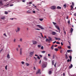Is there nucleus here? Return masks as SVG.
Listing matches in <instances>:
<instances>
[{"instance_id": "nucleus-1", "label": "nucleus", "mask_w": 76, "mask_h": 76, "mask_svg": "<svg viewBox=\"0 0 76 76\" xmlns=\"http://www.w3.org/2000/svg\"><path fill=\"white\" fill-rule=\"evenodd\" d=\"M47 63L45 62H44L43 64L42 65V67L43 68H45V67H47Z\"/></svg>"}, {"instance_id": "nucleus-2", "label": "nucleus", "mask_w": 76, "mask_h": 76, "mask_svg": "<svg viewBox=\"0 0 76 76\" xmlns=\"http://www.w3.org/2000/svg\"><path fill=\"white\" fill-rule=\"evenodd\" d=\"M20 28L19 27H18L17 28V29H15V31L16 32H19L20 31Z\"/></svg>"}, {"instance_id": "nucleus-3", "label": "nucleus", "mask_w": 76, "mask_h": 76, "mask_svg": "<svg viewBox=\"0 0 76 76\" xmlns=\"http://www.w3.org/2000/svg\"><path fill=\"white\" fill-rule=\"evenodd\" d=\"M68 42L69 43V46H68L67 47V48L68 49H71V47L70 46H71V44H70V41H68Z\"/></svg>"}, {"instance_id": "nucleus-4", "label": "nucleus", "mask_w": 76, "mask_h": 76, "mask_svg": "<svg viewBox=\"0 0 76 76\" xmlns=\"http://www.w3.org/2000/svg\"><path fill=\"white\" fill-rule=\"evenodd\" d=\"M26 12L27 13H28V14H31V13H32V10L30 9L27 11Z\"/></svg>"}, {"instance_id": "nucleus-5", "label": "nucleus", "mask_w": 76, "mask_h": 76, "mask_svg": "<svg viewBox=\"0 0 76 76\" xmlns=\"http://www.w3.org/2000/svg\"><path fill=\"white\" fill-rule=\"evenodd\" d=\"M37 26H38V27H39V28H40V29H44V28L43 27L41 26L40 25H37Z\"/></svg>"}, {"instance_id": "nucleus-6", "label": "nucleus", "mask_w": 76, "mask_h": 76, "mask_svg": "<svg viewBox=\"0 0 76 76\" xmlns=\"http://www.w3.org/2000/svg\"><path fill=\"white\" fill-rule=\"evenodd\" d=\"M32 43L33 45H36V44L37 43V42L35 40H34L32 41Z\"/></svg>"}, {"instance_id": "nucleus-7", "label": "nucleus", "mask_w": 76, "mask_h": 76, "mask_svg": "<svg viewBox=\"0 0 76 76\" xmlns=\"http://www.w3.org/2000/svg\"><path fill=\"white\" fill-rule=\"evenodd\" d=\"M51 9H52V10H54V9H56V6H53L51 7Z\"/></svg>"}, {"instance_id": "nucleus-8", "label": "nucleus", "mask_w": 76, "mask_h": 76, "mask_svg": "<svg viewBox=\"0 0 76 76\" xmlns=\"http://www.w3.org/2000/svg\"><path fill=\"white\" fill-rule=\"evenodd\" d=\"M41 74V72H40V69H39V70L37 71V72H36V74L37 75V74Z\"/></svg>"}, {"instance_id": "nucleus-9", "label": "nucleus", "mask_w": 76, "mask_h": 76, "mask_svg": "<svg viewBox=\"0 0 76 76\" xmlns=\"http://www.w3.org/2000/svg\"><path fill=\"white\" fill-rule=\"evenodd\" d=\"M34 52H30V57H31L32 56V55H33V54H34Z\"/></svg>"}, {"instance_id": "nucleus-10", "label": "nucleus", "mask_w": 76, "mask_h": 76, "mask_svg": "<svg viewBox=\"0 0 76 76\" xmlns=\"http://www.w3.org/2000/svg\"><path fill=\"white\" fill-rule=\"evenodd\" d=\"M55 26L56 28H57V29L58 30H59V31H60V28H59V27L58 26H57V25H55Z\"/></svg>"}, {"instance_id": "nucleus-11", "label": "nucleus", "mask_w": 76, "mask_h": 76, "mask_svg": "<svg viewBox=\"0 0 76 76\" xmlns=\"http://www.w3.org/2000/svg\"><path fill=\"white\" fill-rule=\"evenodd\" d=\"M54 38L56 39V40H58V41H60V38H57L56 37H55Z\"/></svg>"}, {"instance_id": "nucleus-12", "label": "nucleus", "mask_w": 76, "mask_h": 76, "mask_svg": "<svg viewBox=\"0 0 76 76\" xmlns=\"http://www.w3.org/2000/svg\"><path fill=\"white\" fill-rule=\"evenodd\" d=\"M52 34L53 35H55L56 34V33L54 31H53L52 32Z\"/></svg>"}, {"instance_id": "nucleus-13", "label": "nucleus", "mask_w": 76, "mask_h": 76, "mask_svg": "<svg viewBox=\"0 0 76 76\" xmlns=\"http://www.w3.org/2000/svg\"><path fill=\"white\" fill-rule=\"evenodd\" d=\"M69 57L70 58V62H71V61H72V57L71 56H69Z\"/></svg>"}, {"instance_id": "nucleus-14", "label": "nucleus", "mask_w": 76, "mask_h": 76, "mask_svg": "<svg viewBox=\"0 0 76 76\" xmlns=\"http://www.w3.org/2000/svg\"><path fill=\"white\" fill-rule=\"evenodd\" d=\"M22 49L20 48V55H22Z\"/></svg>"}, {"instance_id": "nucleus-15", "label": "nucleus", "mask_w": 76, "mask_h": 76, "mask_svg": "<svg viewBox=\"0 0 76 76\" xmlns=\"http://www.w3.org/2000/svg\"><path fill=\"white\" fill-rule=\"evenodd\" d=\"M73 31V29L72 28H71L70 29L71 33H72Z\"/></svg>"}, {"instance_id": "nucleus-16", "label": "nucleus", "mask_w": 76, "mask_h": 76, "mask_svg": "<svg viewBox=\"0 0 76 76\" xmlns=\"http://www.w3.org/2000/svg\"><path fill=\"white\" fill-rule=\"evenodd\" d=\"M44 59L46 61H47L48 60V59L46 57H45L44 58Z\"/></svg>"}, {"instance_id": "nucleus-17", "label": "nucleus", "mask_w": 76, "mask_h": 76, "mask_svg": "<svg viewBox=\"0 0 76 76\" xmlns=\"http://www.w3.org/2000/svg\"><path fill=\"white\" fill-rule=\"evenodd\" d=\"M57 9H61V7L59 6H58L57 7Z\"/></svg>"}, {"instance_id": "nucleus-18", "label": "nucleus", "mask_w": 76, "mask_h": 76, "mask_svg": "<svg viewBox=\"0 0 76 76\" xmlns=\"http://www.w3.org/2000/svg\"><path fill=\"white\" fill-rule=\"evenodd\" d=\"M52 65H54V60L52 61Z\"/></svg>"}, {"instance_id": "nucleus-19", "label": "nucleus", "mask_w": 76, "mask_h": 76, "mask_svg": "<svg viewBox=\"0 0 76 76\" xmlns=\"http://www.w3.org/2000/svg\"><path fill=\"white\" fill-rule=\"evenodd\" d=\"M72 67H73V65L72 64H71V66H69V69H71V68H72Z\"/></svg>"}, {"instance_id": "nucleus-20", "label": "nucleus", "mask_w": 76, "mask_h": 76, "mask_svg": "<svg viewBox=\"0 0 76 76\" xmlns=\"http://www.w3.org/2000/svg\"><path fill=\"white\" fill-rule=\"evenodd\" d=\"M48 73L49 75H51L52 73V72L51 71H49L48 72Z\"/></svg>"}, {"instance_id": "nucleus-21", "label": "nucleus", "mask_w": 76, "mask_h": 76, "mask_svg": "<svg viewBox=\"0 0 76 76\" xmlns=\"http://www.w3.org/2000/svg\"><path fill=\"white\" fill-rule=\"evenodd\" d=\"M64 8H66V7H67V6L66 5V4H64Z\"/></svg>"}, {"instance_id": "nucleus-22", "label": "nucleus", "mask_w": 76, "mask_h": 76, "mask_svg": "<svg viewBox=\"0 0 76 76\" xmlns=\"http://www.w3.org/2000/svg\"><path fill=\"white\" fill-rule=\"evenodd\" d=\"M54 50L56 51H58V49L57 48H56L54 49Z\"/></svg>"}, {"instance_id": "nucleus-23", "label": "nucleus", "mask_w": 76, "mask_h": 76, "mask_svg": "<svg viewBox=\"0 0 76 76\" xmlns=\"http://www.w3.org/2000/svg\"><path fill=\"white\" fill-rule=\"evenodd\" d=\"M48 38L49 39V41H52V39H51V38L50 37H49Z\"/></svg>"}, {"instance_id": "nucleus-24", "label": "nucleus", "mask_w": 76, "mask_h": 76, "mask_svg": "<svg viewBox=\"0 0 76 76\" xmlns=\"http://www.w3.org/2000/svg\"><path fill=\"white\" fill-rule=\"evenodd\" d=\"M58 48L59 49H60V50H61V47H58Z\"/></svg>"}, {"instance_id": "nucleus-25", "label": "nucleus", "mask_w": 76, "mask_h": 76, "mask_svg": "<svg viewBox=\"0 0 76 76\" xmlns=\"http://www.w3.org/2000/svg\"><path fill=\"white\" fill-rule=\"evenodd\" d=\"M1 19H3V20H4V19H5V18H4V17L3 16L1 18Z\"/></svg>"}, {"instance_id": "nucleus-26", "label": "nucleus", "mask_w": 76, "mask_h": 76, "mask_svg": "<svg viewBox=\"0 0 76 76\" xmlns=\"http://www.w3.org/2000/svg\"><path fill=\"white\" fill-rule=\"evenodd\" d=\"M7 57L8 58H10V55H9V54L7 55Z\"/></svg>"}, {"instance_id": "nucleus-27", "label": "nucleus", "mask_w": 76, "mask_h": 76, "mask_svg": "<svg viewBox=\"0 0 76 76\" xmlns=\"http://www.w3.org/2000/svg\"><path fill=\"white\" fill-rule=\"evenodd\" d=\"M67 23H68L69 25H70V21L69 20V21H68Z\"/></svg>"}, {"instance_id": "nucleus-28", "label": "nucleus", "mask_w": 76, "mask_h": 76, "mask_svg": "<svg viewBox=\"0 0 76 76\" xmlns=\"http://www.w3.org/2000/svg\"><path fill=\"white\" fill-rule=\"evenodd\" d=\"M63 49H61L60 50V52L61 53H62V52H63Z\"/></svg>"}, {"instance_id": "nucleus-29", "label": "nucleus", "mask_w": 76, "mask_h": 76, "mask_svg": "<svg viewBox=\"0 0 76 76\" xmlns=\"http://www.w3.org/2000/svg\"><path fill=\"white\" fill-rule=\"evenodd\" d=\"M26 65L27 66H29V64L27 63H26Z\"/></svg>"}, {"instance_id": "nucleus-30", "label": "nucleus", "mask_w": 76, "mask_h": 76, "mask_svg": "<svg viewBox=\"0 0 76 76\" xmlns=\"http://www.w3.org/2000/svg\"><path fill=\"white\" fill-rule=\"evenodd\" d=\"M23 39L22 38H20V42H22V40Z\"/></svg>"}, {"instance_id": "nucleus-31", "label": "nucleus", "mask_w": 76, "mask_h": 76, "mask_svg": "<svg viewBox=\"0 0 76 76\" xmlns=\"http://www.w3.org/2000/svg\"><path fill=\"white\" fill-rule=\"evenodd\" d=\"M4 13L5 14V15H7V14H8V12H7V11H5Z\"/></svg>"}, {"instance_id": "nucleus-32", "label": "nucleus", "mask_w": 76, "mask_h": 76, "mask_svg": "<svg viewBox=\"0 0 76 76\" xmlns=\"http://www.w3.org/2000/svg\"><path fill=\"white\" fill-rule=\"evenodd\" d=\"M67 53H70V52H71V50H68L67 51Z\"/></svg>"}, {"instance_id": "nucleus-33", "label": "nucleus", "mask_w": 76, "mask_h": 76, "mask_svg": "<svg viewBox=\"0 0 76 76\" xmlns=\"http://www.w3.org/2000/svg\"><path fill=\"white\" fill-rule=\"evenodd\" d=\"M37 45L38 48H41V45Z\"/></svg>"}, {"instance_id": "nucleus-34", "label": "nucleus", "mask_w": 76, "mask_h": 76, "mask_svg": "<svg viewBox=\"0 0 76 76\" xmlns=\"http://www.w3.org/2000/svg\"><path fill=\"white\" fill-rule=\"evenodd\" d=\"M56 43L57 44H60V43L59 42H57Z\"/></svg>"}, {"instance_id": "nucleus-35", "label": "nucleus", "mask_w": 76, "mask_h": 76, "mask_svg": "<svg viewBox=\"0 0 76 76\" xmlns=\"http://www.w3.org/2000/svg\"><path fill=\"white\" fill-rule=\"evenodd\" d=\"M56 64H57L56 62L54 65V66L55 67V68L56 67Z\"/></svg>"}, {"instance_id": "nucleus-36", "label": "nucleus", "mask_w": 76, "mask_h": 76, "mask_svg": "<svg viewBox=\"0 0 76 76\" xmlns=\"http://www.w3.org/2000/svg\"><path fill=\"white\" fill-rule=\"evenodd\" d=\"M45 53V51H42V53H43V54H44Z\"/></svg>"}, {"instance_id": "nucleus-37", "label": "nucleus", "mask_w": 76, "mask_h": 76, "mask_svg": "<svg viewBox=\"0 0 76 76\" xmlns=\"http://www.w3.org/2000/svg\"><path fill=\"white\" fill-rule=\"evenodd\" d=\"M53 47H54V46L53 45L51 47V50H53V49H54V48H53Z\"/></svg>"}, {"instance_id": "nucleus-38", "label": "nucleus", "mask_w": 76, "mask_h": 76, "mask_svg": "<svg viewBox=\"0 0 76 76\" xmlns=\"http://www.w3.org/2000/svg\"><path fill=\"white\" fill-rule=\"evenodd\" d=\"M5 69L6 70H7V65H6L5 67Z\"/></svg>"}, {"instance_id": "nucleus-39", "label": "nucleus", "mask_w": 76, "mask_h": 76, "mask_svg": "<svg viewBox=\"0 0 76 76\" xmlns=\"http://www.w3.org/2000/svg\"><path fill=\"white\" fill-rule=\"evenodd\" d=\"M0 4H1V6H2V1H0Z\"/></svg>"}, {"instance_id": "nucleus-40", "label": "nucleus", "mask_w": 76, "mask_h": 76, "mask_svg": "<svg viewBox=\"0 0 76 76\" xmlns=\"http://www.w3.org/2000/svg\"><path fill=\"white\" fill-rule=\"evenodd\" d=\"M46 42H48V41H49V39H48L47 38L46 40Z\"/></svg>"}, {"instance_id": "nucleus-41", "label": "nucleus", "mask_w": 76, "mask_h": 76, "mask_svg": "<svg viewBox=\"0 0 76 76\" xmlns=\"http://www.w3.org/2000/svg\"><path fill=\"white\" fill-rule=\"evenodd\" d=\"M3 35H4L5 37H7V36L6 35V34L5 33H4Z\"/></svg>"}, {"instance_id": "nucleus-42", "label": "nucleus", "mask_w": 76, "mask_h": 76, "mask_svg": "<svg viewBox=\"0 0 76 76\" xmlns=\"http://www.w3.org/2000/svg\"><path fill=\"white\" fill-rule=\"evenodd\" d=\"M40 34H41V37L44 38V36H43V35H42V33H40Z\"/></svg>"}, {"instance_id": "nucleus-43", "label": "nucleus", "mask_w": 76, "mask_h": 76, "mask_svg": "<svg viewBox=\"0 0 76 76\" xmlns=\"http://www.w3.org/2000/svg\"><path fill=\"white\" fill-rule=\"evenodd\" d=\"M14 42H16V39L15 38L13 40Z\"/></svg>"}, {"instance_id": "nucleus-44", "label": "nucleus", "mask_w": 76, "mask_h": 76, "mask_svg": "<svg viewBox=\"0 0 76 76\" xmlns=\"http://www.w3.org/2000/svg\"><path fill=\"white\" fill-rule=\"evenodd\" d=\"M41 49H42V50H43L44 49V47H43V46H41Z\"/></svg>"}, {"instance_id": "nucleus-45", "label": "nucleus", "mask_w": 76, "mask_h": 76, "mask_svg": "<svg viewBox=\"0 0 76 76\" xmlns=\"http://www.w3.org/2000/svg\"><path fill=\"white\" fill-rule=\"evenodd\" d=\"M65 58L67 59V53H66V54H65Z\"/></svg>"}, {"instance_id": "nucleus-46", "label": "nucleus", "mask_w": 76, "mask_h": 76, "mask_svg": "<svg viewBox=\"0 0 76 76\" xmlns=\"http://www.w3.org/2000/svg\"><path fill=\"white\" fill-rule=\"evenodd\" d=\"M21 63L22 64H25V62H24L23 61H22Z\"/></svg>"}, {"instance_id": "nucleus-47", "label": "nucleus", "mask_w": 76, "mask_h": 76, "mask_svg": "<svg viewBox=\"0 0 76 76\" xmlns=\"http://www.w3.org/2000/svg\"><path fill=\"white\" fill-rule=\"evenodd\" d=\"M53 23L54 25H56V23L53 22Z\"/></svg>"}, {"instance_id": "nucleus-48", "label": "nucleus", "mask_w": 76, "mask_h": 76, "mask_svg": "<svg viewBox=\"0 0 76 76\" xmlns=\"http://www.w3.org/2000/svg\"><path fill=\"white\" fill-rule=\"evenodd\" d=\"M55 57V55H53V59H54V57Z\"/></svg>"}, {"instance_id": "nucleus-49", "label": "nucleus", "mask_w": 76, "mask_h": 76, "mask_svg": "<svg viewBox=\"0 0 76 76\" xmlns=\"http://www.w3.org/2000/svg\"><path fill=\"white\" fill-rule=\"evenodd\" d=\"M38 59H39V60H40V57H39V56H38L37 57Z\"/></svg>"}, {"instance_id": "nucleus-50", "label": "nucleus", "mask_w": 76, "mask_h": 76, "mask_svg": "<svg viewBox=\"0 0 76 76\" xmlns=\"http://www.w3.org/2000/svg\"><path fill=\"white\" fill-rule=\"evenodd\" d=\"M61 46H63V42H61Z\"/></svg>"}, {"instance_id": "nucleus-51", "label": "nucleus", "mask_w": 76, "mask_h": 76, "mask_svg": "<svg viewBox=\"0 0 76 76\" xmlns=\"http://www.w3.org/2000/svg\"><path fill=\"white\" fill-rule=\"evenodd\" d=\"M32 12L33 13H35L36 12H35V11L34 10V11H33V12Z\"/></svg>"}, {"instance_id": "nucleus-52", "label": "nucleus", "mask_w": 76, "mask_h": 76, "mask_svg": "<svg viewBox=\"0 0 76 76\" xmlns=\"http://www.w3.org/2000/svg\"><path fill=\"white\" fill-rule=\"evenodd\" d=\"M39 20L40 21H42L43 20V19H39Z\"/></svg>"}, {"instance_id": "nucleus-53", "label": "nucleus", "mask_w": 76, "mask_h": 76, "mask_svg": "<svg viewBox=\"0 0 76 76\" xmlns=\"http://www.w3.org/2000/svg\"><path fill=\"white\" fill-rule=\"evenodd\" d=\"M39 56L41 58H42V55H39Z\"/></svg>"}, {"instance_id": "nucleus-54", "label": "nucleus", "mask_w": 76, "mask_h": 76, "mask_svg": "<svg viewBox=\"0 0 76 76\" xmlns=\"http://www.w3.org/2000/svg\"><path fill=\"white\" fill-rule=\"evenodd\" d=\"M34 59H35V60H37V58H36L35 57H34Z\"/></svg>"}, {"instance_id": "nucleus-55", "label": "nucleus", "mask_w": 76, "mask_h": 76, "mask_svg": "<svg viewBox=\"0 0 76 76\" xmlns=\"http://www.w3.org/2000/svg\"><path fill=\"white\" fill-rule=\"evenodd\" d=\"M70 7H71L72 9H73V6H72V5H71L70 6Z\"/></svg>"}, {"instance_id": "nucleus-56", "label": "nucleus", "mask_w": 76, "mask_h": 76, "mask_svg": "<svg viewBox=\"0 0 76 76\" xmlns=\"http://www.w3.org/2000/svg\"><path fill=\"white\" fill-rule=\"evenodd\" d=\"M3 49H1L0 50V53H1V51H3Z\"/></svg>"}, {"instance_id": "nucleus-57", "label": "nucleus", "mask_w": 76, "mask_h": 76, "mask_svg": "<svg viewBox=\"0 0 76 76\" xmlns=\"http://www.w3.org/2000/svg\"><path fill=\"white\" fill-rule=\"evenodd\" d=\"M13 6V4H10V6Z\"/></svg>"}, {"instance_id": "nucleus-58", "label": "nucleus", "mask_w": 76, "mask_h": 76, "mask_svg": "<svg viewBox=\"0 0 76 76\" xmlns=\"http://www.w3.org/2000/svg\"><path fill=\"white\" fill-rule=\"evenodd\" d=\"M56 42V41H55L54 42H53V44H55Z\"/></svg>"}, {"instance_id": "nucleus-59", "label": "nucleus", "mask_w": 76, "mask_h": 76, "mask_svg": "<svg viewBox=\"0 0 76 76\" xmlns=\"http://www.w3.org/2000/svg\"><path fill=\"white\" fill-rule=\"evenodd\" d=\"M41 60H40L39 62V64H41Z\"/></svg>"}, {"instance_id": "nucleus-60", "label": "nucleus", "mask_w": 76, "mask_h": 76, "mask_svg": "<svg viewBox=\"0 0 76 76\" xmlns=\"http://www.w3.org/2000/svg\"><path fill=\"white\" fill-rule=\"evenodd\" d=\"M48 56L49 57H50V54H48Z\"/></svg>"}, {"instance_id": "nucleus-61", "label": "nucleus", "mask_w": 76, "mask_h": 76, "mask_svg": "<svg viewBox=\"0 0 76 76\" xmlns=\"http://www.w3.org/2000/svg\"><path fill=\"white\" fill-rule=\"evenodd\" d=\"M72 6H73L74 5V3L73 2H72Z\"/></svg>"}, {"instance_id": "nucleus-62", "label": "nucleus", "mask_w": 76, "mask_h": 76, "mask_svg": "<svg viewBox=\"0 0 76 76\" xmlns=\"http://www.w3.org/2000/svg\"><path fill=\"white\" fill-rule=\"evenodd\" d=\"M67 61L68 62H69V61H70V60H69V59L68 60H67Z\"/></svg>"}, {"instance_id": "nucleus-63", "label": "nucleus", "mask_w": 76, "mask_h": 76, "mask_svg": "<svg viewBox=\"0 0 76 76\" xmlns=\"http://www.w3.org/2000/svg\"><path fill=\"white\" fill-rule=\"evenodd\" d=\"M74 16H76V13L74 14Z\"/></svg>"}, {"instance_id": "nucleus-64", "label": "nucleus", "mask_w": 76, "mask_h": 76, "mask_svg": "<svg viewBox=\"0 0 76 76\" xmlns=\"http://www.w3.org/2000/svg\"><path fill=\"white\" fill-rule=\"evenodd\" d=\"M18 48H16V50H17V51H18Z\"/></svg>"}]
</instances>
